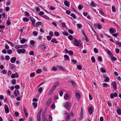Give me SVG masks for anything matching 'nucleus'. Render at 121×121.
Returning a JSON list of instances; mask_svg holds the SVG:
<instances>
[{
	"label": "nucleus",
	"instance_id": "6",
	"mask_svg": "<svg viewBox=\"0 0 121 121\" xmlns=\"http://www.w3.org/2000/svg\"><path fill=\"white\" fill-rule=\"evenodd\" d=\"M18 76L17 73L15 74H12L11 76V78H14L15 77L16 78L18 77Z\"/></svg>",
	"mask_w": 121,
	"mask_h": 121
},
{
	"label": "nucleus",
	"instance_id": "19",
	"mask_svg": "<svg viewBox=\"0 0 121 121\" xmlns=\"http://www.w3.org/2000/svg\"><path fill=\"white\" fill-rule=\"evenodd\" d=\"M88 112L90 114H91L92 112V108L91 107H89L88 108Z\"/></svg>",
	"mask_w": 121,
	"mask_h": 121
},
{
	"label": "nucleus",
	"instance_id": "7",
	"mask_svg": "<svg viewBox=\"0 0 121 121\" xmlns=\"http://www.w3.org/2000/svg\"><path fill=\"white\" fill-rule=\"evenodd\" d=\"M70 98V97L67 94H65L64 95V98L66 100L69 99Z\"/></svg>",
	"mask_w": 121,
	"mask_h": 121
},
{
	"label": "nucleus",
	"instance_id": "51",
	"mask_svg": "<svg viewBox=\"0 0 121 121\" xmlns=\"http://www.w3.org/2000/svg\"><path fill=\"white\" fill-rule=\"evenodd\" d=\"M32 104L34 106L35 108H36L37 107V104L36 103H32Z\"/></svg>",
	"mask_w": 121,
	"mask_h": 121
},
{
	"label": "nucleus",
	"instance_id": "2",
	"mask_svg": "<svg viewBox=\"0 0 121 121\" xmlns=\"http://www.w3.org/2000/svg\"><path fill=\"white\" fill-rule=\"evenodd\" d=\"M75 44L76 46H79L82 47V45L80 41H78L75 39L74 40Z\"/></svg>",
	"mask_w": 121,
	"mask_h": 121
},
{
	"label": "nucleus",
	"instance_id": "60",
	"mask_svg": "<svg viewBox=\"0 0 121 121\" xmlns=\"http://www.w3.org/2000/svg\"><path fill=\"white\" fill-rule=\"evenodd\" d=\"M77 68L79 70H81L82 68L81 66L80 65H78V66Z\"/></svg>",
	"mask_w": 121,
	"mask_h": 121
},
{
	"label": "nucleus",
	"instance_id": "55",
	"mask_svg": "<svg viewBox=\"0 0 121 121\" xmlns=\"http://www.w3.org/2000/svg\"><path fill=\"white\" fill-rule=\"evenodd\" d=\"M55 35L56 36H58L59 35V33L57 32H55L54 33Z\"/></svg>",
	"mask_w": 121,
	"mask_h": 121
},
{
	"label": "nucleus",
	"instance_id": "48",
	"mask_svg": "<svg viewBox=\"0 0 121 121\" xmlns=\"http://www.w3.org/2000/svg\"><path fill=\"white\" fill-rule=\"evenodd\" d=\"M44 13L42 11H40L39 13V14L40 16H42L44 14Z\"/></svg>",
	"mask_w": 121,
	"mask_h": 121
},
{
	"label": "nucleus",
	"instance_id": "40",
	"mask_svg": "<svg viewBox=\"0 0 121 121\" xmlns=\"http://www.w3.org/2000/svg\"><path fill=\"white\" fill-rule=\"evenodd\" d=\"M112 11L114 12H115L116 10V8L114 6H112Z\"/></svg>",
	"mask_w": 121,
	"mask_h": 121
},
{
	"label": "nucleus",
	"instance_id": "23",
	"mask_svg": "<svg viewBox=\"0 0 121 121\" xmlns=\"http://www.w3.org/2000/svg\"><path fill=\"white\" fill-rule=\"evenodd\" d=\"M51 42L53 43H57V41L55 38H53L51 41Z\"/></svg>",
	"mask_w": 121,
	"mask_h": 121
},
{
	"label": "nucleus",
	"instance_id": "24",
	"mask_svg": "<svg viewBox=\"0 0 121 121\" xmlns=\"http://www.w3.org/2000/svg\"><path fill=\"white\" fill-rule=\"evenodd\" d=\"M39 47L42 49H44L46 48V46L43 44H41L40 46Z\"/></svg>",
	"mask_w": 121,
	"mask_h": 121
},
{
	"label": "nucleus",
	"instance_id": "34",
	"mask_svg": "<svg viewBox=\"0 0 121 121\" xmlns=\"http://www.w3.org/2000/svg\"><path fill=\"white\" fill-rule=\"evenodd\" d=\"M102 85L103 87L105 88L107 87H108V86L107 83H105L102 84Z\"/></svg>",
	"mask_w": 121,
	"mask_h": 121
},
{
	"label": "nucleus",
	"instance_id": "4",
	"mask_svg": "<svg viewBox=\"0 0 121 121\" xmlns=\"http://www.w3.org/2000/svg\"><path fill=\"white\" fill-rule=\"evenodd\" d=\"M17 52L18 54L24 53L25 52V50L23 49H19L17 50Z\"/></svg>",
	"mask_w": 121,
	"mask_h": 121
},
{
	"label": "nucleus",
	"instance_id": "5",
	"mask_svg": "<svg viewBox=\"0 0 121 121\" xmlns=\"http://www.w3.org/2000/svg\"><path fill=\"white\" fill-rule=\"evenodd\" d=\"M64 4L66 6L69 7L70 5V3L67 1H65L64 2Z\"/></svg>",
	"mask_w": 121,
	"mask_h": 121
},
{
	"label": "nucleus",
	"instance_id": "31",
	"mask_svg": "<svg viewBox=\"0 0 121 121\" xmlns=\"http://www.w3.org/2000/svg\"><path fill=\"white\" fill-rule=\"evenodd\" d=\"M23 20L24 21L27 22L29 20V19L27 17H25L23 18Z\"/></svg>",
	"mask_w": 121,
	"mask_h": 121
},
{
	"label": "nucleus",
	"instance_id": "42",
	"mask_svg": "<svg viewBox=\"0 0 121 121\" xmlns=\"http://www.w3.org/2000/svg\"><path fill=\"white\" fill-rule=\"evenodd\" d=\"M68 38L70 40H72L73 39V37L72 35H70L68 37Z\"/></svg>",
	"mask_w": 121,
	"mask_h": 121
},
{
	"label": "nucleus",
	"instance_id": "18",
	"mask_svg": "<svg viewBox=\"0 0 121 121\" xmlns=\"http://www.w3.org/2000/svg\"><path fill=\"white\" fill-rule=\"evenodd\" d=\"M14 94L16 96H17L19 94V91L17 90H16L14 91Z\"/></svg>",
	"mask_w": 121,
	"mask_h": 121
},
{
	"label": "nucleus",
	"instance_id": "29",
	"mask_svg": "<svg viewBox=\"0 0 121 121\" xmlns=\"http://www.w3.org/2000/svg\"><path fill=\"white\" fill-rule=\"evenodd\" d=\"M104 81L105 82H108L109 81V78L108 77H106L105 78V79Z\"/></svg>",
	"mask_w": 121,
	"mask_h": 121
},
{
	"label": "nucleus",
	"instance_id": "35",
	"mask_svg": "<svg viewBox=\"0 0 121 121\" xmlns=\"http://www.w3.org/2000/svg\"><path fill=\"white\" fill-rule=\"evenodd\" d=\"M59 84V83L58 82H57L54 84L53 87H54L55 89H56V87Z\"/></svg>",
	"mask_w": 121,
	"mask_h": 121
},
{
	"label": "nucleus",
	"instance_id": "44",
	"mask_svg": "<svg viewBox=\"0 0 121 121\" xmlns=\"http://www.w3.org/2000/svg\"><path fill=\"white\" fill-rule=\"evenodd\" d=\"M83 113H82V112H80V119H82L83 118Z\"/></svg>",
	"mask_w": 121,
	"mask_h": 121
},
{
	"label": "nucleus",
	"instance_id": "36",
	"mask_svg": "<svg viewBox=\"0 0 121 121\" xmlns=\"http://www.w3.org/2000/svg\"><path fill=\"white\" fill-rule=\"evenodd\" d=\"M11 0H8L6 3V4L7 6L11 4Z\"/></svg>",
	"mask_w": 121,
	"mask_h": 121
},
{
	"label": "nucleus",
	"instance_id": "57",
	"mask_svg": "<svg viewBox=\"0 0 121 121\" xmlns=\"http://www.w3.org/2000/svg\"><path fill=\"white\" fill-rule=\"evenodd\" d=\"M68 32L69 33L72 34H73V31L72 30L70 29L68 30Z\"/></svg>",
	"mask_w": 121,
	"mask_h": 121
},
{
	"label": "nucleus",
	"instance_id": "56",
	"mask_svg": "<svg viewBox=\"0 0 121 121\" xmlns=\"http://www.w3.org/2000/svg\"><path fill=\"white\" fill-rule=\"evenodd\" d=\"M5 59L6 60H9L10 59L9 56H6L5 57Z\"/></svg>",
	"mask_w": 121,
	"mask_h": 121
},
{
	"label": "nucleus",
	"instance_id": "12",
	"mask_svg": "<svg viewBox=\"0 0 121 121\" xmlns=\"http://www.w3.org/2000/svg\"><path fill=\"white\" fill-rule=\"evenodd\" d=\"M112 84L113 88L115 90L117 89L116 82H112Z\"/></svg>",
	"mask_w": 121,
	"mask_h": 121
},
{
	"label": "nucleus",
	"instance_id": "53",
	"mask_svg": "<svg viewBox=\"0 0 121 121\" xmlns=\"http://www.w3.org/2000/svg\"><path fill=\"white\" fill-rule=\"evenodd\" d=\"M63 34L64 35L66 36H67L68 35V33L66 31H64L63 32Z\"/></svg>",
	"mask_w": 121,
	"mask_h": 121
},
{
	"label": "nucleus",
	"instance_id": "15",
	"mask_svg": "<svg viewBox=\"0 0 121 121\" xmlns=\"http://www.w3.org/2000/svg\"><path fill=\"white\" fill-rule=\"evenodd\" d=\"M70 119V117L69 116V114H68L67 116L65 118V121H68Z\"/></svg>",
	"mask_w": 121,
	"mask_h": 121
},
{
	"label": "nucleus",
	"instance_id": "47",
	"mask_svg": "<svg viewBox=\"0 0 121 121\" xmlns=\"http://www.w3.org/2000/svg\"><path fill=\"white\" fill-rule=\"evenodd\" d=\"M30 43L31 44L34 45L35 43V42L34 40H31L30 41Z\"/></svg>",
	"mask_w": 121,
	"mask_h": 121
},
{
	"label": "nucleus",
	"instance_id": "27",
	"mask_svg": "<svg viewBox=\"0 0 121 121\" xmlns=\"http://www.w3.org/2000/svg\"><path fill=\"white\" fill-rule=\"evenodd\" d=\"M54 87H53L51 89L49 92L50 94H52V92L53 91L55 90V89Z\"/></svg>",
	"mask_w": 121,
	"mask_h": 121
},
{
	"label": "nucleus",
	"instance_id": "16",
	"mask_svg": "<svg viewBox=\"0 0 121 121\" xmlns=\"http://www.w3.org/2000/svg\"><path fill=\"white\" fill-rule=\"evenodd\" d=\"M52 101V99H49L47 102V105L48 106L51 103Z\"/></svg>",
	"mask_w": 121,
	"mask_h": 121
},
{
	"label": "nucleus",
	"instance_id": "30",
	"mask_svg": "<svg viewBox=\"0 0 121 121\" xmlns=\"http://www.w3.org/2000/svg\"><path fill=\"white\" fill-rule=\"evenodd\" d=\"M42 17L45 19L47 20H49V19L50 18L49 17H48V16H47L46 15H43L42 16Z\"/></svg>",
	"mask_w": 121,
	"mask_h": 121
},
{
	"label": "nucleus",
	"instance_id": "49",
	"mask_svg": "<svg viewBox=\"0 0 121 121\" xmlns=\"http://www.w3.org/2000/svg\"><path fill=\"white\" fill-rule=\"evenodd\" d=\"M41 70L40 69H38L36 71V73H39L41 72Z\"/></svg>",
	"mask_w": 121,
	"mask_h": 121
},
{
	"label": "nucleus",
	"instance_id": "14",
	"mask_svg": "<svg viewBox=\"0 0 121 121\" xmlns=\"http://www.w3.org/2000/svg\"><path fill=\"white\" fill-rule=\"evenodd\" d=\"M27 41L26 39L23 38L20 41V42L22 44L24 43Z\"/></svg>",
	"mask_w": 121,
	"mask_h": 121
},
{
	"label": "nucleus",
	"instance_id": "17",
	"mask_svg": "<svg viewBox=\"0 0 121 121\" xmlns=\"http://www.w3.org/2000/svg\"><path fill=\"white\" fill-rule=\"evenodd\" d=\"M80 97V94L78 92L76 93V97L77 99H79Z\"/></svg>",
	"mask_w": 121,
	"mask_h": 121
},
{
	"label": "nucleus",
	"instance_id": "33",
	"mask_svg": "<svg viewBox=\"0 0 121 121\" xmlns=\"http://www.w3.org/2000/svg\"><path fill=\"white\" fill-rule=\"evenodd\" d=\"M42 88L41 87H40L38 89V91L39 93H42L43 92V90Z\"/></svg>",
	"mask_w": 121,
	"mask_h": 121
},
{
	"label": "nucleus",
	"instance_id": "58",
	"mask_svg": "<svg viewBox=\"0 0 121 121\" xmlns=\"http://www.w3.org/2000/svg\"><path fill=\"white\" fill-rule=\"evenodd\" d=\"M77 25L79 29H80L82 27V26L80 24H77Z\"/></svg>",
	"mask_w": 121,
	"mask_h": 121
},
{
	"label": "nucleus",
	"instance_id": "22",
	"mask_svg": "<svg viewBox=\"0 0 121 121\" xmlns=\"http://www.w3.org/2000/svg\"><path fill=\"white\" fill-rule=\"evenodd\" d=\"M42 22H38L36 23L35 24V26L36 27H38L39 26L41 25L42 24Z\"/></svg>",
	"mask_w": 121,
	"mask_h": 121
},
{
	"label": "nucleus",
	"instance_id": "63",
	"mask_svg": "<svg viewBox=\"0 0 121 121\" xmlns=\"http://www.w3.org/2000/svg\"><path fill=\"white\" fill-rule=\"evenodd\" d=\"M33 34L35 36H36L38 35V33L35 31H34L33 32Z\"/></svg>",
	"mask_w": 121,
	"mask_h": 121
},
{
	"label": "nucleus",
	"instance_id": "37",
	"mask_svg": "<svg viewBox=\"0 0 121 121\" xmlns=\"http://www.w3.org/2000/svg\"><path fill=\"white\" fill-rule=\"evenodd\" d=\"M1 72L4 74H5L6 73L7 71L6 70L3 69L1 71Z\"/></svg>",
	"mask_w": 121,
	"mask_h": 121
},
{
	"label": "nucleus",
	"instance_id": "20",
	"mask_svg": "<svg viewBox=\"0 0 121 121\" xmlns=\"http://www.w3.org/2000/svg\"><path fill=\"white\" fill-rule=\"evenodd\" d=\"M6 41L12 47H13L14 46V44L12 42H10L8 40H7Z\"/></svg>",
	"mask_w": 121,
	"mask_h": 121
},
{
	"label": "nucleus",
	"instance_id": "1",
	"mask_svg": "<svg viewBox=\"0 0 121 121\" xmlns=\"http://www.w3.org/2000/svg\"><path fill=\"white\" fill-rule=\"evenodd\" d=\"M110 33L112 35L115 37H117L118 35L117 32L116 33V30L115 29H113L112 28H111L109 29Z\"/></svg>",
	"mask_w": 121,
	"mask_h": 121
},
{
	"label": "nucleus",
	"instance_id": "9",
	"mask_svg": "<svg viewBox=\"0 0 121 121\" xmlns=\"http://www.w3.org/2000/svg\"><path fill=\"white\" fill-rule=\"evenodd\" d=\"M30 19L31 20L32 23L33 25H35V19L32 17H31Z\"/></svg>",
	"mask_w": 121,
	"mask_h": 121
},
{
	"label": "nucleus",
	"instance_id": "3",
	"mask_svg": "<svg viewBox=\"0 0 121 121\" xmlns=\"http://www.w3.org/2000/svg\"><path fill=\"white\" fill-rule=\"evenodd\" d=\"M64 105L65 108L68 110L69 109L70 107V103L69 102H67L65 104H64Z\"/></svg>",
	"mask_w": 121,
	"mask_h": 121
},
{
	"label": "nucleus",
	"instance_id": "50",
	"mask_svg": "<svg viewBox=\"0 0 121 121\" xmlns=\"http://www.w3.org/2000/svg\"><path fill=\"white\" fill-rule=\"evenodd\" d=\"M107 53L108 54L110 55L111 56H112V53L110 51H108L107 52Z\"/></svg>",
	"mask_w": 121,
	"mask_h": 121
},
{
	"label": "nucleus",
	"instance_id": "21",
	"mask_svg": "<svg viewBox=\"0 0 121 121\" xmlns=\"http://www.w3.org/2000/svg\"><path fill=\"white\" fill-rule=\"evenodd\" d=\"M23 47L22 45H17L15 47V48L16 49H18L19 48H22Z\"/></svg>",
	"mask_w": 121,
	"mask_h": 121
},
{
	"label": "nucleus",
	"instance_id": "62",
	"mask_svg": "<svg viewBox=\"0 0 121 121\" xmlns=\"http://www.w3.org/2000/svg\"><path fill=\"white\" fill-rule=\"evenodd\" d=\"M49 34L51 36H52L53 35V32L51 31L49 32Z\"/></svg>",
	"mask_w": 121,
	"mask_h": 121
},
{
	"label": "nucleus",
	"instance_id": "25",
	"mask_svg": "<svg viewBox=\"0 0 121 121\" xmlns=\"http://www.w3.org/2000/svg\"><path fill=\"white\" fill-rule=\"evenodd\" d=\"M97 26L99 29L100 30L102 28V26L99 23L97 24Z\"/></svg>",
	"mask_w": 121,
	"mask_h": 121
},
{
	"label": "nucleus",
	"instance_id": "41",
	"mask_svg": "<svg viewBox=\"0 0 121 121\" xmlns=\"http://www.w3.org/2000/svg\"><path fill=\"white\" fill-rule=\"evenodd\" d=\"M35 73L34 72H33L31 73L30 74V76L31 77H32L35 76Z\"/></svg>",
	"mask_w": 121,
	"mask_h": 121
},
{
	"label": "nucleus",
	"instance_id": "38",
	"mask_svg": "<svg viewBox=\"0 0 121 121\" xmlns=\"http://www.w3.org/2000/svg\"><path fill=\"white\" fill-rule=\"evenodd\" d=\"M29 54L30 55L34 56V52L33 51H31L29 52Z\"/></svg>",
	"mask_w": 121,
	"mask_h": 121
},
{
	"label": "nucleus",
	"instance_id": "8",
	"mask_svg": "<svg viewBox=\"0 0 121 121\" xmlns=\"http://www.w3.org/2000/svg\"><path fill=\"white\" fill-rule=\"evenodd\" d=\"M4 109L6 113H8L9 112V110L8 106L6 105L4 106Z\"/></svg>",
	"mask_w": 121,
	"mask_h": 121
},
{
	"label": "nucleus",
	"instance_id": "59",
	"mask_svg": "<svg viewBox=\"0 0 121 121\" xmlns=\"http://www.w3.org/2000/svg\"><path fill=\"white\" fill-rule=\"evenodd\" d=\"M7 23L8 25H9L11 24V23L9 20H8L7 21Z\"/></svg>",
	"mask_w": 121,
	"mask_h": 121
},
{
	"label": "nucleus",
	"instance_id": "28",
	"mask_svg": "<svg viewBox=\"0 0 121 121\" xmlns=\"http://www.w3.org/2000/svg\"><path fill=\"white\" fill-rule=\"evenodd\" d=\"M90 6L92 7H95V4L92 1L90 4Z\"/></svg>",
	"mask_w": 121,
	"mask_h": 121
},
{
	"label": "nucleus",
	"instance_id": "46",
	"mask_svg": "<svg viewBox=\"0 0 121 121\" xmlns=\"http://www.w3.org/2000/svg\"><path fill=\"white\" fill-rule=\"evenodd\" d=\"M91 59L92 61V62L93 63H94L95 62V60L94 57L93 56H92L91 58Z\"/></svg>",
	"mask_w": 121,
	"mask_h": 121
},
{
	"label": "nucleus",
	"instance_id": "39",
	"mask_svg": "<svg viewBox=\"0 0 121 121\" xmlns=\"http://www.w3.org/2000/svg\"><path fill=\"white\" fill-rule=\"evenodd\" d=\"M59 68L61 70H62L63 71H65V69H64L63 67H62L60 66H59Z\"/></svg>",
	"mask_w": 121,
	"mask_h": 121
},
{
	"label": "nucleus",
	"instance_id": "64",
	"mask_svg": "<svg viewBox=\"0 0 121 121\" xmlns=\"http://www.w3.org/2000/svg\"><path fill=\"white\" fill-rule=\"evenodd\" d=\"M15 89H18L20 88V86L19 85H17L15 86Z\"/></svg>",
	"mask_w": 121,
	"mask_h": 121
},
{
	"label": "nucleus",
	"instance_id": "10",
	"mask_svg": "<svg viewBox=\"0 0 121 121\" xmlns=\"http://www.w3.org/2000/svg\"><path fill=\"white\" fill-rule=\"evenodd\" d=\"M42 110L41 109L40 111H39L38 113V114L37 115V120H40V115L41 114V113L42 112Z\"/></svg>",
	"mask_w": 121,
	"mask_h": 121
},
{
	"label": "nucleus",
	"instance_id": "52",
	"mask_svg": "<svg viewBox=\"0 0 121 121\" xmlns=\"http://www.w3.org/2000/svg\"><path fill=\"white\" fill-rule=\"evenodd\" d=\"M94 51L96 53H97L98 52V49L96 48H94Z\"/></svg>",
	"mask_w": 121,
	"mask_h": 121
},
{
	"label": "nucleus",
	"instance_id": "32",
	"mask_svg": "<svg viewBox=\"0 0 121 121\" xmlns=\"http://www.w3.org/2000/svg\"><path fill=\"white\" fill-rule=\"evenodd\" d=\"M100 70L101 72L103 73H105L106 72V70L102 67L101 68Z\"/></svg>",
	"mask_w": 121,
	"mask_h": 121
},
{
	"label": "nucleus",
	"instance_id": "26",
	"mask_svg": "<svg viewBox=\"0 0 121 121\" xmlns=\"http://www.w3.org/2000/svg\"><path fill=\"white\" fill-rule=\"evenodd\" d=\"M25 15L26 16L29 17L30 16V15L28 12L27 11H26L25 13Z\"/></svg>",
	"mask_w": 121,
	"mask_h": 121
},
{
	"label": "nucleus",
	"instance_id": "13",
	"mask_svg": "<svg viewBox=\"0 0 121 121\" xmlns=\"http://www.w3.org/2000/svg\"><path fill=\"white\" fill-rule=\"evenodd\" d=\"M16 58L15 57H13L11 58L10 60V61L11 62L14 63L16 61Z\"/></svg>",
	"mask_w": 121,
	"mask_h": 121
},
{
	"label": "nucleus",
	"instance_id": "45",
	"mask_svg": "<svg viewBox=\"0 0 121 121\" xmlns=\"http://www.w3.org/2000/svg\"><path fill=\"white\" fill-rule=\"evenodd\" d=\"M52 37L51 36H48L47 37V40L49 41L50 40L52 39Z\"/></svg>",
	"mask_w": 121,
	"mask_h": 121
},
{
	"label": "nucleus",
	"instance_id": "61",
	"mask_svg": "<svg viewBox=\"0 0 121 121\" xmlns=\"http://www.w3.org/2000/svg\"><path fill=\"white\" fill-rule=\"evenodd\" d=\"M82 7H83L82 5H79L78 6V8L79 9L81 10L82 9Z\"/></svg>",
	"mask_w": 121,
	"mask_h": 121
},
{
	"label": "nucleus",
	"instance_id": "54",
	"mask_svg": "<svg viewBox=\"0 0 121 121\" xmlns=\"http://www.w3.org/2000/svg\"><path fill=\"white\" fill-rule=\"evenodd\" d=\"M12 84H16V81L15 79H13L12 82Z\"/></svg>",
	"mask_w": 121,
	"mask_h": 121
},
{
	"label": "nucleus",
	"instance_id": "43",
	"mask_svg": "<svg viewBox=\"0 0 121 121\" xmlns=\"http://www.w3.org/2000/svg\"><path fill=\"white\" fill-rule=\"evenodd\" d=\"M98 59L99 61H100L101 62H102L103 61L102 57L101 56H98Z\"/></svg>",
	"mask_w": 121,
	"mask_h": 121
},
{
	"label": "nucleus",
	"instance_id": "11",
	"mask_svg": "<svg viewBox=\"0 0 121 121\" xmlns=\"http://www.w3.org/2000/svg\"><path fill=\"white\" fill-rule=\"evenodd\" d=\"M117 113L119 115H121V109L118 107L117 109Z\"/></svg>",
	"mask_w": 121,
	"mask_h": 121
}]
</instances>
